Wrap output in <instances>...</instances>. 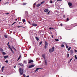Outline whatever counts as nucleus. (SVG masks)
I'll return each instance as SVG.
<instances>
[{
    "mask_svg": "<svg viewBox=\"0 0 77 77\" xmlns=\"http://www.w3.org/2000/svg\"><path fill=\"white\" fill-rule=\"evenodd\" d=\"M19 71L20 72V75H22V74H23V72H24V71L22 69H20L19 70Z\"/></svg>",
    "mask_w": 77,
    "mask_h": 77,
    "instance_id": "1",
    "label": "nucleus"
},
{
    "mask_svg": "<svg viewBox=\"0 0 77 77\" xmlns=\"http://www.w3.org/2000/svg\"><path fill=\"white\" fill-rule=\"evenodd\" d=\"M54 51V47H53L51 49H49V52L51 53L53 52Z\"/></svg>",
    "mask_w": 77,
    "mask_h": 77,
    "instance_id": "2",
    "label": "nucleus"
},
{
    "mask_svg": "<svg viewBox=\"0 0 77 77\" xmlns=\"http://www.w3.org/2000/svg\"><path fill=\"white\" fill-rule=\"evenodd\" d=\"M34 66H35V64L32 65H30L29 66H28V65H27V67H28V68H33L34 67Z\"/></svg>",
    "mask_w": 77,
    "mask_h": 77,
    "instance_id": "3",
    "label": "nucleus"
},
{
    "mask_svg": "<svg viewBox=\"0 0 77 77\" xmlns=\"http://www.w3.org/2000/svg\"><path fill=\"white\" fill-rule=\"evenodd\" d=\"M48 43H47V42H45V49H46L47 48V47L48 46Z\"/></svg>",
    "mask_w": 77,
    "mask_h": 77,
    "instance_id": "4",
    "label": "nucleus"
},
{
    "mask_svg": "<svg viewBox=\"0 0 77 77\" xmlns=\"http://www.w3.org/2000/svg\"><path fill=\"white\" fill-rule=\"evenodd\" d=\"M42 56L44 59L45 60V54H43L42 55Z\"/></svg>",
    "mask_w": 77,
    "mask_h": 77,
    "instance_id": "5",
    "label": "nucleus"
},
{
    "mask_svg": "<svg viewBox=\"0 0 77 77\" xmlns=\"http://www.w3.org/2000/svg\"><path fill=\"white\" fill-rule=\"evenodd\" d=\"M33 62V60H30L29 61L28 63H32Z\"/></svg>",
    "mask_w": 77,
    "mask_h": 77,
    "instance_id": "6",
    "label": "nucleus"
},
{
    "mask_svg": "<svg viewBox=\"0 0 77 77\" xmlns=\"http://www.w3.org/2000/svg\"><path fill=\"white\" fill-rule=\"evenodd\" d=\"M32 25L33 26H34V27H36V26H37V24L35 23H33L32 24Z\"/></svg>",
    "mask_w": 77,
    "mask_h": 77,
    "instance_id": "7",
    "label": "nucleus"
},
{
    "mask_svg": "<svg viewBox=\"0 0 77 77\" xmlns=\"http://www.w3.org/2000/svg\"><path fill=\"white\" fill-rule=\"evenodd\" d=\"M68 5L69 6V7H70V6H72V3L71 2L68 3Z\"/></svg>",
    "mask_w": 77,
    "mask_h": 77,
    "instance_id": "8",
    "label": "nucleus"
},
{
    "mask_svg": "<svg viewBox=\"0 0 77 77\" xmlns=\"http://www.w3.org/2000/svg\"><path fill=\"white\" fill-rule=\"evenodd\" d=\"M8 57H9V56L8 55L4 56V59H7V58H8Z\"/></svg>",
    "mask_w": 77,
    "mask_h": 77,
    "instance_id": "9",
    "label": "nucleus"
},
{
    "mask_svg": "<svg viewBox=\"0 0 77 77\" xmlns=\"http://www.w3.org/2000/svg\"><path fill=\"white\" fill-rule=\"evenodd\" d=\"M48 9H46L44 10L45 12H48Z\"/></svg>",
    "mask_w": 77,
    "mask_h": 77,
    "instance_id": "10",
    "label": "nucleus"
},
{
    "mask_svg": "<svg viewBox=\"0 0 77 77\" xmlns=\"http://www.w3.org/2000/svg\"><path fill=\"white\" fill-rule=\"evenodd\" d=\"M18 65H20V66H23V64L22 63H18Z\"/></svg>",
    "mask_w": 77,
    "mask_h": 77,
    "instance_id": "11",
    "label": "nucleus"
},
{
    "mask_svg": "<svg viewBox=\"0 0 77 77\" xmlns=\"http://www.w3.org/2000/svg\"><path fill=\"white\" fill-rule=\"evenodd\" d=\"M5 69V66H3L2 68V72H3V70H4Z\"/></svg>",
    "mask_w": 77,
    "mask_h": 77,
    "instance_id": "12",
    "label": "nucleus"
},
{
    "mask_svg": "<svg viewBox=\"0 0 77 77\" xmlns=\"http://www.w3.org/2000/svg\"><path fill=\"white\" fill-rule=\"evenodd\" d=\"M39 69H42V68H37L36 69V70H35V72H36L37 71H38Z\"/></svg>",
    "mask_w": 77,
    "mask_h": 77,
    "instance_id": "13",
    "label": "nucleus"
},
{
    "mask_svg": "<svg viewBox=\"0 0 77 77\" xmlns=\"http://www.w3.org/2000/svg\"><path fill=\"white\" fill-rule=\"evenodd\" d=\"M11 48H13V49H14V50L15 51H17V50H16V49H15V48L14 47V46H12Z\"/></svg>",
    "mask_w": 77,
    "mask_h": 77,
    "instance_id": "14",
    "label": "nucleus"
},
{
    "mask_svg": "<svg viewBox=\"0 0 77 77\" xmlns=\"http://www.w3.org/2000/svg\"><path fill=\"white\" fill-rule=\"evenodd\" d=\"M45 65H47V61H46L45 60Z\"/></svg>",
    "mask_w": 77,
    "mask_h": 77,
    "instance_id": "15",
    "label": "nucleus"
},
{
    "mask_svg": "<svg viewBox=\"0 0 77 77\" xmlns=\"http://www.w3.org/2000/svg\"><path fill=\"white\" fill-rule=\"evenodd\" d=\"M41 5V4H38L36 5V7H37V8L38 7H39V6H40Z\"/></svg>",
    "mask_w": 77,
    "mask_h": 77,
    "instance_id": "16",
    "label": "nucleus"
},
{
    "mask_svg": "<svg viewBox=\"0 0 77 77\" xmlns=\"http://www.w3.org/2000/svg\"><path fill=\"white\" fill-rule=\"evenodd\" d=\"M65 44L66 45V47L67 48H68V45H67V44L66 43H65Z\"/></svg>",
    "mask_w": 77,
    "mask_h": 77,
    "instance_id": "17",
    "label": "nucleus"
},
{
    "mask_svg": "<svg viewBox=\"0 0 77 77\" xmlns=\"http://www.w3.org/2000/svg\"><path fill=\"white\" fill-rule=\"evenodd\" d=\"M0 51L1 52H3V51H4L3 50V49L2 48H0Z\"/></svg>",
    "mask_w": 77,
    "mask_h": 77,
    "instance_id": "18",
    "label": "nucleus"
},
{
    "mask_svg": "<svg viewBox=\"0 0 77 77\" xmlns=\"http://www.w3.org/2000/svg\"><path fill=\"white\" fill-rule=\"evenodd\" d=\"M8 47L9 48H10V49L11 50L12 49L11 48V46L10 45H8Z\"/></svg>",
    "mask_w": 77,
    "mask_h": 77,
    "instance_id": "19",
    "label": "nucleus"
},
{
    "mask_svg": "<svg viewBox=\"0 0 77 77\" xmlns=\"http://www.w3.org/2000/svg\"><path fill=\"white\" fill-rule=\"evenodd\" d=\"M25 13L26 14V15H28V12L27 11H26L25 12Z\"/></svg>",
    "mask_w": 77,
    "mask_h": 77,
    "instance_id": "20",
    "label": "nucleus"
},
{
    "mask_svg": "<svg viewBox=\"0 0 77 77\" xmlns=\"http://www.w3.org/2000/svg\"><path fill=\"white\" fill-rule=\"evenodd\" d=\"M23 63H25V64H27V61H26V60L24 61Z\"/></svg>",
    "mask_w": 77,
    "mask_h": 77,
    "instance_id": "21",
    "label": "nucleus"
},
{
    "mask_svg": "<svg viewBox=\"0 0 77 77\" xmlns=\"http://www.w3.org/2000/svg\"><path fill=\"white\" fill-rule=\"evenodd\" d=\"M4 36L5 37V38H8V36L6 35H4Z\"/></svg>",
    "mask_w": 77,
    "mask_h": 77,
    "instance_id": "22",
    "label": "nucleus"
},
{
    "mask_svg": "<svg viewBox=\"0 0 77 77\" xmlns=\"http://www.w3.org/2000/svg\"><path fill=\"white\" fill-rule=\"evenodd\" d=\"M22 21H23V23H25V22H26V20H25V19H23Z\"/></svg>",
    "mask_w": 77,
    "mask_h": 77,
    "instance_id": "23",
    "label": "nucleus"
},
{
    "mask_svg": "<svg viewBox=\"0 0 77 77\" xmlns=\"http://www.w3.org/2000/svg\"><path fill=\"white\" fill-rule=\"evenodd\" d=\"M35 5H36V3H35L33 5V8H35Z\"/></svg>",
    "mask_w": 77,
    "mask_h": 77,
    "instance_id": "24",
    "label": "nucleus"
},
{
    "mask_svg": "<svg viewBox=\"0 0 77 77\" xmlns=\"http://www.w3.org/2000/svg\"><path fill=\"white\" fill-rule=\"evenodd\" d=\"M75 59H77V55H75Z\"/></svg>",
    "mask_w": 77,
    "mask_h": 77,
    "instance_id": "25",
    "label": "nucleus"
},
{
    "mask_svg": "<svg viewBox=\"0 0 77 77\" xmlns=\"http://www.w3.org/2000/svg\"><path fill=\"white\" fill-rule=\"evenodd\" d=\"M71 47H69L68 49V51H69V50H71Z\"/></svg>",
    "mask_w": 77,
    "mask_h": 77,
    "instance_id": "26",
    "label": "nucleus"
},
{
    "mask_svg": "<svg viewBox=\"0 0 77 77\" xmlns=\"http://www.w3.org/2000/svg\"><path fill=\"white\" fill-rule=\"evenodd\" d=\"M70 52L72 54L73 53V51L71 50L70 51Z\"/></svg>",
    "mask_w": 77,
    "mask_h": 77,
    "instance_id": "27",
    "label": "nucleus"
},
{
    "mask_svg": "<svg viewBox=\"0 0 77 77\" xmlns=\"http://www.w3.org/2000/svg\"><path fill=\"white\" fill-rule=\"evenodd\" d=\"M27 4V3H23V6H24V5H26Z\"/></svg>",
    "mask_w": 77,
    "mask_h": 77,
    "instance_id": "28",
    "label": "nucleus"
},
{
    "mask_svg": "<svg viewBox=\"0 0 77 77\" xmlns=\"http://www.w3.org/2000/svg\"><path fill=\"white\" fill-rule=\"evenodd\" d=\"M35 38L37 41H39V39L37 37H35Z\"/></svg>",
    "mask_w": 77,
    "mask_h": 77,
    "instance_id": "29",
    "label": "nucleus"
},
{
    "mask_svg": "<svg viewBox=\"0 0 77 77\" xmlns=\"http://www.w3.org/2000/svg\"><path fill=\"white\" fill-rule=\"evenodd\" d=\"M45 1H43L42 2H41V4H42V5L43 4V3H45Z\"/></svg>",
    "mask_w": 77,
    "mask_h": 77,
    "instance_id": "30",
    "label": "nucleus"
},
{
    "mask_svg": "<svg viewBox=\"0 0 77 77\" xmlns=\"http://www.w3.org/2000/svg\"><path fill=\"white\" fill-rule=\"evenodd\" d=\"M2 54L4 55H5V54H6V53L5 52H3L2 53Z\"/></svg>",
    "mask_w": 77,
    "mask_h": 77,
    "instance_id": "31",
    "label": "nucleus"
},
{
    "mask_svg": "<svg viewBox=\"0 0 77 77\" xmlns=\"http://www.w3.org/2000/svg\"><path fill=\"white\" fill-rule=\"evenodd\" d=\"M64 45H61V47H64Z\"/></svg>",
    "mask_w": 77,
    "mask_h": 77,
    "instance_id": "32",
    "label": "nucleus"
},
{
    "mask_svg": "<svg viewBox=\"0 0 77 77\" xmlns=\"http://www.w3.org/2000/svg\"><path fill=\"white\" fill-rule=\"evenodd\" d=\"M59 38H60V39H62V37L60 36Z\"/></svg>",
    "mask_w": 77,
    "mask_h": 77,
    "instance_id": "33",
    "label": "nucleus"
},
{
    "mask_svg": "<svg viewBox=\"0 0 77 77\" xmlns=\"http://www.w3.org/2000/svg\"><path fill=\"white\" fill-rule=\"evenodd\" d=\"M11 51L12 52L13 54H14V51L12 50V49H11Z\"/></svg>",
    "mask_w": 77,
    "mask_h": 77,
    "instance_id": "34",
    "label": "nucleus"
},
{
    "mask_svg": "<svg viewBox=\"0 0 77 77\" xmlns=\"http://www.w3.org/2000/svg\"><path fill=\"white\" fill-rule=\"evenodd\" d=\"M67 57H68L69 56V54H68L67 55Z\"/></svg>",
    "mask_w": 77,
    "mask_h": 77,
    "instance_id": "35",
    "label": "nucleus"
},
{
    "mask_svg": "<svg viewBox=\"0 0 77 77\" xmlns=\"http://www.w3.org/2000/svg\"><path fill=\"white\" fill-rule=\"evenodd\" d=\"M42 44V42H41L40 43L39 45H41Z\"/></svg>",
    "mask_w": 77,
    "mask_h": 77,
    "instance_id": "36",
    "label": "nucleus"
},
{
    "mask_svg": "<svg viewBox=\"0 0 77 77\" xmlns=\"http://www.w3.org/2000/svg\"><path fill=\"white\" fill-rule=\"evenodd\" d=\"M56 41H59V39H55Z\"/></svg>",
    "mask_w": 77,
    "mask_h": 77,
    "instance_id": "37",
    "label": "nucleus"
},
{
    "mask_svg": "<svg viewBox=\"0 0 77 77\" xmlns=\"http://www.w3.org/2000/svg\"><path fill=\"white\" fill-rule=\"evenodd\" d=\"M8 60H7L5 61V62H6V63H8Z\"/></svg>",
    "mask_w": 77,
    "mask_h": 77,
    "instance_id": "38",
    "label": "nucleus"
},
{
    "mask_svg": "<svg viewBox=\"0 0 77 77\" xmlns=\"http://www.w3.org/2000/svg\"><path fill=\"white\" fill-rule=\"evenodd\" d=\"M17 27H18V28H20V27H23L21 26H17Z\"/></svg>",
    "mask_w": 77,
    "mask_h": 77,
    "instance_id": "39",
    "label": "nucleus"
},
{
    "mask_svg": "<svg viewBox=\"0 0 77 77\" xmlns=\"http://www.w3.org/2000/svg\"><path fill=\"white\" fill-rule=\"evenodd\" d=\"M66 21H69V19L68 18H67Z\"/></svg>",
    "mask_w": 77,
    "mask_h": 77,
    "instance_id": "40",
    "label": "nucleus"
},
{
    "mask_svg": "<svg viewBox=\"0 0 77 77\" xmlns=\"http://www.w3.org/2000/svg\"><path fill=\"white\" fill-rule=\"evenodd\" d=\"M50 3H52V1L51 0L50 2Z\"/></svg>",
    "mask_w": 77,
    "mask_h": 77,
    "instance_id": "41",
    "label": "nucleus"
},
{
    "mask_svg": "<svg viewBox=\"0 0 77 77\" xmlns=\"http://www.w3.org/2000/svg\"><path fill=\"white\" fill-rule=\"evenodd\" d=\"M72 60V58L70 60V62H71Z\"/></svg>",
    "mask_w": 77,
    "mask_h": 77,
    "instance_id": "42",
    "label": "nucleus"
},
{
    "mask_svg": "<svg viewBox=\"0 0 77 77\" xmlns=\"http://www.w3.org/2000/svg\"><path fill=\"white\" fill-rule=\"evenodd\" d=\"M62 0H57V2H60V1H62Z\"/></svg>",
    "mask_w": 77,
    "mask_h": 77,
    "instance_id": "43",
    "label": "nucleus"
},
{
    "mask_svg": "<svg viewBox=\"0 0 77 77\" xmlns=\"http://www.w3.org/2000/svg\"><path fill=\"white\" fill-rule=\"evenodd\" d=\"M74 50H75V52H77V50H75V49Z\"/></svg>",
    "mask_w": 77,
    "mask_h": 77,
    "instance_id": "44",
    "label": "nucleus"
},
{
    "mask_svg": "<svg viewBox=\"0 0 77 77\" xmlns=\"http://www.w3.org/2000/svg\"><path fill=\"white\" fill-rule=\"evenodd\" d=\"M15 23H16V22H14V23H13L12 25H14V24H15Z\"/></svg>",
    "mask_w": 77,
    "mask_h": 77,
    "instance_id": "45",
    "label": "nucleus"
},
{
    "mask_svg": "<svg viewBox=\"0 0 77 77\" xmlns=\"http://www.w3.org/2000/svg\"><path fill=\"white\" fill-rule=\"evenodd\" d=\"M53 29V28H51V27L49 28V29H50V30H51V29Z\"/></svg>",
    "mask_w": 77,
    "mask_h": 77,
    "instance_id": "46",
    "label": "nucleus"
},
{
    "mask_svg": "<svg viewBox=\"0 0 77 77\" xmlns=\"http://www.w3.org/2000/svg\"><path fill=\"white\" fill-rule=\"evenodd\" d=\"M21 55H20L19 56V57H20V58H21Z\"/></svg>",
    "mask_w": 77,
    "mask_h": 77,
    "instance_id": "47",
    "label": "nucleus"
},
{
    "mask_svg": "<svg viewBox=\"0 0 77 77\" xmlns=\"http://www.w3.org/2000/svg\"><path fill=\"white\" fill-rule=\"evenodd\" d=\"M20 57H19V58L18 59V60H20Z\"/></svg>",
    "mask_w": 77,
    "mask_h": 77,
    "instance_id": "48",
    "label": "nucleus"
},
{
    "mask_svg": "<svg viewBox=\"0 0 77 77\" xmlns=\"http://www.w3.org/2000/svg\"><path fill=\"white\" fill-rule=\"evenodd\" d=\"M50 14V11L48 12V14Z\"/></svg>",
    "mask_w": 77,
    "mask_h": 77,
    "instance_id": "49",
    "label": "nucleus"
},
{
    "mask_svg": "<svg viewBox=\"0 0 77 77\" xmlns=\"http://www.w3.org/2000/svg\"><path fill=\"white\" fill-rule=\"evenodd\" d=\"M65 15L63 16V18H65Z\"/></svg>",
    "mask_w": 77,
    "mask_h": 77,
    "instance_id": "50",
    "label": "nucleus"
},
{
    "mask_svg": "<svg viewBox=\"0 0 77 77\" xmlns=\"http://www.w3.org/2000/svg\"><path fill=\"white\" fill-rule=\"evenodd\" d=\"M60 25L61 26H62L63 25L62 24H60Z\"/></svg>",
    "mask_w": 77,
    "mask_h": 77,
    "instance_id": "51",
    "label": "nucleus"
},
{
    "mask_svg": "<svg viewBox=\"0 0 77 77\" xmlns=\"http://www.w3.org/2000/svg\"><path fill=\"white\" fill-rule=\"evenodd\" d=\"M28 23H29V24H30V21H28Z\"/></svg>",
    "mask_w": 77,
    "mask_h": 77,
    "instance_id": "52",
    "label": "nucleus"
},
{
    "mask_svg": "<svg viewBox=\"0 0 77 77\" xmlns=\"http://www.w3.org/2000/svg\"><path fill=\"white\" fill-rule=\"evenodd\" d=\"M51 36H52V38H53V35H52Z\"/></svg>",
    "mask_w": 77,
    "mask_h": 77,
    "instance_id": "53",
    "label": "nucleus"
},
{
    "mask_svg": "<svg viewBox=\"0 0 77 77\" xmlns=\"http://www.w3.org/2000/svg\"><path fill=\"white\" fill-rule=\"evenodd\" d=\"M9 43L8 42V44H7L8 46L9 45Z\"/></svg>",
    "mask_w": 77,
    "mask_h": 77,
    "instance_id": "54",
    "label": "nucleus"
},
{
    "mask_svg": "<svg viewBox=\"0 0 77 77\" xmlns=\"http://www.w3.org/2000/svg\"><path fill=\"white\" fill-rule=\"evenodd\" d=\"M5 14H9V13H5Z\"/></svg>",
    "mask_w": 77,
    "mask_h": 77,
    "instance_id": "55",
    "label": "nucleus"
},
{
    "mask_svg": "<svg viewBox=\"0 0 77 77\" xmlns=\"http://www.w3.org/2000/svg\"><path fill=\"white\" fill-rule=\"evenodd\" d=\"M23 76L24 77H26V75H23Z\"/></svg>",
    "mask_w": 77,
    "mask_h": 77,
    "instance_id": "56",
    "label": "nucleus"
},
{
    "mask_svg": "<svg viewBox=\"0 0 77 77\" xmlns=\"http://www.w3.org/2000/svg\"><path fill=\"white\" fill-rule=\"evenodd\" d=\"M15 67H16V66H14V68H15Z\"/></svg>",
    "mask_w": 77,
    "mask_h": 77,
    "instance_id": "57",
    "label": "nucleus"
},
{
    "mask_svg": "<svg viewBox=\"0 0 77 77\" xmlns=\"http://www.w3.org/2000/svg\"><path fill=\"white\" fill-rule=\"evenodd\" d=\"M16 21H17V19H16V20H15Z\"/></svg>",
    "mask_w": 77,
    "mask_h": 77,
    "instance_id": "58",
    "label": "nucleus"
},
{
    "mask_svg": "<svg viewBox=\"0 0 77 77\" xmlns=\"http://www.w3.org/2000/svg\"><path fill=\"white\" fill-rule=\"evenodd\" d=\"M20 23H21L19 22V24H20Z\"/></svg>",
    "mask_w": 77,
    "mask_h": 77,
    "instance_id": "59",
    "label": "nucleus"
},
{
    "mask_svg": "<svg viewBox=\"0 0 77 77\" xmlns=\"http://www.w3.org/2000/svg\"><path fill=\"white\" fill-rule=\"evenodd\" d=\"M66 30L67 29H66Z\"/></svg>",
    "mask_w": 77,
    "mask_h": 77,
    "instance_id": "60",
    "label": "nucleus"
},
{
    "mask_svg": "<svg viewBox=\"0 0 77 77\" xmlns=\"http://www.w3.org/2000/svg\"><path fill=\"white\" fill-rule=\"evenodd\" d=\"M0 2H1V0H0Z\"/></svg>",
    "mask_w": 77,
    "mask_h": 77,
    "instance_id": "61",
    "label": "nucleus"
},
{
    "mask_svg": "<svg viewBox=\"0 0 77 77\" xmlns=\"http://www.w3.org/2000/svg\"><path fill=\"white\" fill-rule=\"evenodd\" d=\"M0 36H1L0 35Z\"/></svg>",
    "mask_w": 77,
    "mask_h": 77,
    "instance_id": "62",
    "label": "nucleus"
}]
</instances>
